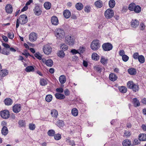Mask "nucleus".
Wrapping results in <instances>:
<instances>
[{
	"mask_svg": "<svg viewBox=\"0 0 146 146\" xmlns=\"http://www.w3.org/2000/svg\"><path fill=\"white\" fill-rule=\"evenodd\" d=\"M55 36L60 39L63 38L65 36V33L64 30L61 28H57L54 31Z\"/></svg>",
	"mask_w": 146,
	"mask_h": 146,
	"instance_id": "1",
	"label": "nucleus"
},
{
	"mask_svg": "<svg viewBox=\"0 0 146 146\" xmlns=\"http://www.w3.org/2000/svg\"><path fill=\"white\" fill-rule=\"evenodd\" d=\"M127 86L128 88L132 89L135 92L138 91L139 89V85L135 84L132 81L128 82L127 83Z\"/></svg>",
	"mask_w": 146,
	"mask_h": 146,
	"instance_id": "2",
	"label": "nucleus"
},
{
	"mask_svg": "<svg viewBox=\"0 0 146 146\" xmlns=\"http://www.w3.org/2000/svg\"><path fill=\"white\" fill-rule=\"evenodd\" d=\"M100 47V41L98 39L94 40L91 44V48L93 50H98Z\"/></svg>",
	"mask_w": 146,
	"mask_h": 146,
	"instance_id": "3",
	"label": "nucleus"
},
{
	"mask_svg": "<svg viewBox=\"0 0 146 146\" xmlns=\"http://www.w3.org/2000/svg\"><path fill=\"white\" fill-rule=\"evenodd\" d=\"M75 41V38L72 36L68 35L65 37V42L67 44L70 46L74 45V44Z\"/></svg>",
	"mask_w": 146,
	"mask_h": 146,
	"instance_id": "4",
	"label": "nucleus"
},
{
	"mask_svg": "<svg viewBox=\"0 0 146 146\" xmlns=\"http://www.w3.org/2000/svg\"><path fill=\"white\" fill-rule=\"evenodd\" d=\"M102 47L104 51H109L111 50L113 48L112 45L110 43L107 42L103 44Z\"/></svg>",
	"mask_w": 146,
	"mask_h": 146,
	"instance_id": "5",
	"label": "nucleus"
},
{
	"mask_svg": "<svg viewBox=\"0 0 146 146\" xmlns=\"http://www.w3.org/2000/svg\"><path fill=\"white\" fill-rule=\"evenodd\" d=\"M114 15L113 10L109 9L106 10L104 13V15L106 18L107 19L111 18Z\"/></svg>",
	"mask_w": 146,
	"mask_h": 146,
	"instance_id": "6",
	"label": "nucleus"
},
{
	"mask_svg": "<svg viewBox=\"0 0 146 146\" xmlns=\"http://www.w3.org/2000/svg\"><path fill=\"white\" fill-rule=\"evenodd\" d=\"M42 50L44 53L46 55L50 54L52 51V49L51 47L48 45H44L43 46Z\"/></svg>",
	"mask_w": 146,
	"mask_h": 146,
	"instance_id": "7",
	"label": "nucleus"
},
{
	"mask_svg": "<svg viewBox=\"0 0 146 146\" xmlns=\"http://www.w3.org/2000/svg\"><path fill=\"white\" fill-rule=\"evenodd\" d=\"M18 19H19L20 23L22 25L26 23L28 21L27 16L24 14L21 15Z\"/></svg>",
	"mask_w": 146,
	"mask_h": 146,
	"instance_id": "8",
	"label": "nucleus"
},
{
	"mask_svg": "<svg viewBox=\"0 0 146 146\" xmlns=\"http://www.w3.org/2000/svg\"><path fill=\"white\" fill-rule=\"evenodd\" d=\"M0 115L3 118L7 119L10 116V113L8 110H4L0 112Z\"/></svg>",
	"mask_w": 146,
	"mask_h": 146,
	"instance_id": "9",
	"label": "nucleus"
},
{
	"mask_svg": "<svg viewBox=\"0 0 146 146\" xmlns=\"http://www.w3.org/2000/svg\"><path fill=\"white\" fill-rule=\"evenodd\" d=\"M33 11L35 14L37 16H39L41 15L42 11L40 7L38 5H36Z\"/></svg>",
	"mask_w": 146,
	"mask_h": 146,
	"instance_id": "10",
	"label": "nucleus"
},
{
	"mask_svg": "<svg viewBox=\"0 0 146 146\" xmlns=\"http://www.w3.org/2000/svg\"><path fill=\"white\" fill-rule=\"evenodd\" d=\"M21 104H15L13 107V111L16 113H19L21 110Z\"/></svg>",
	"mask_w": 146,
	"mask_h": 146,
	"instance_id": "11",
	"label": "nucleus"
},
{
	"mask_svg": "<svg viewBox=\"0 0 146 146\" xmlns=\"http://www.w3.org/2000/svg\"><path fill=\"white\" fill-rule=\"evenodd\" d=\"M139 25V22L137 20L132 19L130 23V25L131 27L134 29H135Z\"/></svg>",
	"mask_w": 146,
	"mask_h": 146,
	"instance_id": "12",
	"label": "nucleus"
},
{
	"mask_svg": "<svg viewBox=\"0 0 146 146\" xmlns=\"http://www.w3.org/2000/svg\"><path fill=\"white\" fill-rule=\"evenodd\" d=\"M6 12L8 14H11L13 12V8L12 5L10 4H8L5 7Z\"/></svg>",
	"mask_w": 146,
	"mask_h": 146,
	"instance_id": "13",
	"label": "nucleus"
},
{
	"mask_svg": "<svg viewBox=\"0 0 146 146\" xmlns=\"http://www.w3.org/2000/svg\"><path fill=\"white\" fill-rule=\"evenodd\" d=\"M37 38V34L35 33H31L29 35V38L31 41H34L36 40Z\"/></svg>",
	"mask_w": 146,
	"mask_h": 146,
	"instance_id": "14",
	"label": "nucleus"
},
{
	"mask_svg": "<svg viewBox=\"0 0 146 146\" xmlns=\"http://www.w3.org/2000/svg\"><path fill=\"white\" fill-rule=\"evenodd\" d=\"M51 22L52 25H56L58 24V18L56 16H52L51 19Z\"/></svg>",
	"mask_w": 146,
	"mask_h": 146,
	"instance_id": "15",
	"label": "nucleus"
},
{
	"mask_svg": "<svg viewBox=\"0 0 146 146\" xmlns=\"http://www.w3.org/2000/svg\"><path fill=\"white\" fill-rule=\"evenodd\" d=\"M117 78V76L114 73H111L109 75V79L111 81L114 82Z\"/></svg>",
	"mask_w": 146,
	"mask_h": 146,
	"instance_id": "16",
	"label": "nucleus"
},
{
	"mask_svg": "<svg viewBox=\"0 0 146 146\" xmlns=\"http://www.w3.org/2000/svg\"><path fill=\"white\" fill-rule=\"evenodd\" d=\"M64 17L66 19L69 18L71 16L70 12L68 10H65L63 13Z\"/></svg>",
	"mask_w": 146,
	"mask_h": 146,
	"instance_id": "17",
	"label": "nucleus"
},
{
	"mask_svg": "<svg viewBox=\"0 0 146 146\" xmlns=\"http://www.w3.org/2000/svg\"><path fill=\"white\" fill-rule=\"evenodd\" d=\"M128 73L131 75H135L137 73L136 70L134 68H131L128 70Z\"/></svg>",
	"mask_w": 146,
	"mask_h": 146,
	"instance_id": "18",
	"label": "nucleus"
},
{
	"mask_svg": "<svg viewBox=\"0 0 146 146\" xmlns=\"http://www.w3.org/2000/svg\"><path fill=\"white\" fill-rule=\"evenodd\" d=\"M5 105L9 106L11 105L13 103V100L10 98H7L4 101Z\"/></svg>",
	"mask_w": 146,
	"mask_h": 146,
	"instance_id": "19",
	"label": "nucleus"
},
{
	"mask_svg": "<svg viewBox=\"0 0 146 146\" xmlns=\"http://www.w3.org/2000/svg\"><path fill=\"white\" fill-rule=\"evenodd\" d=\"M139 139L140 141H146V134L142 133L139 135Z\"/></svg>",
	"mask_w": 146,
	"mask_h": 146,
	"instance_id": "20",
	"label": "nucleus"
},
{
	"mask_svg": "<svg viewBox=\"0 0 146 146\" xmlns=\"http://www.w3.org/2000/svg\"><path fill=\"white\" fill-rule=\"evenodd\" d=\"M50 114L52 117L54 118H57L58 115V111L55 109L52 110Z\"/></svg>",
	"mask_w": 146,
	"mask_h": 146,
	"instance_id": "21",
	"label": "nucleus"
},
{
	"mask_svg": "<svg viewBox=\"0 0 146 146\" xmlns=\"http://www.w3.org/2000/svg\"><path fill=\"white\" fill-rule=\"evenodd\" d=\"M55 96L57 99L59 100L63 99L65 97L64 95L60 93H56L55 94Z\"/></svg>",
	"mask_w": 146,
	"mask_h": 146,
	"instance_id": "22",
	"label": "nucleus"
},
{
	"mask_svg": "<svg viewBox=\"0 0 146 146\" xmlns=\"http://www.w3.org/2000/svg\"><path fill=\"white\" fill-rule=\"evenodd\" d=\"M8 133V130L6 126H4L2 129V134L4 135H6Z\"/></svg>",
	"mask_w": 146,
	"mask_h": 146,
	"instance_id": "23",
	"label": "nucleus"
},
{
	"mask_svg": "<svg viewBox=\"0 0 146 146\" xmlns=\"http://www.w3.org/2000/svg\"><path fill=\"white\" fill-rule=\"evenodd\" d=\"M59 81L61 84L64 83L66 81L65 76L64 75H62L59 78Z\"/></svg>",
	"mask_w": 146,
	"mask_h": 146,
	"instance_id": "24",
	"label": "nucleus"
},
{
	"mask_svg": "<svg viewBox=\"0 0 146 146\" xmlns=\"http://www.w3.org/2000/svg\"><path fill=\"white\" fill-rule=\"evenodd\" d=\"M133 103L135 107L138 106L140 105L139 100L137 98H134L133 99Z\"/></svg>",
	"mask_w": 146,
	"mask_h": 146,
	"instance_id": "25",
	"label": "nucleus"
},
{
	"mask_svg": "<svg viewBox=\"0 0 146 146\" xmlns=\"http://www.w3.org/2000/svg\"><path fill=\"white\" fill-rule=\"evenodd\" d=\"M75 7L78 10H81L83 7V5L81 3H78L75 5Z\"/></svg>",
	"mask_w": 146,
	"mask_h": 146,
	"instance_id": "26",
	"label": "nucleus"
},
{
	"mask_svg": "<svg viewBox=\"0 0 146 146\" xmlns=\"http://www.w3.org/2000/svg\"><path fill=\"white\" fill-rule=\"evenodd\" d=\"M94 4L98 8H100L103 6L102 2V1L100 0H99L96 1Z\"/></svg>",
	"mask_w": 146,
	"mask_h": 146,
	"instance_id": "27",
	"label": "nucleus"
},
{
	"mask_svg": "<svg viewBox=\"0 0 146 146\" xmlns=\"http://www.w3.org/2000/svg\"><path fill=\"white\" fill-rule=\"evenodd\" d=\"M8 72L6 70H2L0 71V76L3 77L6 76L8 74Z\"/></svg>",
	"mask_w": 146,
	"mask_h": 146,
	"instance_id": "28",
	"label": "nucleus"
},
{
	"mask_svg": "<svg viewBox=\"0 0 146 146\" xmlns=\"http://www.w3.org/2000/svg\"><path fill=\"white\" fill-rule=\"evenodd\" d=\"M131 141L128 139H126L123 141L122 145L123 146H129L131 144Z\"/></svg>",
	"mask_w": 146,
	"mask_h": 146,
	"instance_id": "29",
	"label": "nucleus"
},
{
	"mask_svg": "<svg viewBox=\"0 0 146 146\" xmlns=\"http://www.w3.org/2000/svg\"><path fill=\"white\" fill-rule=\"evenodd\" d=\"M57 54L59 57L62 58H64L65 56V53L63 50H59L57 53Z\"/></svg>",
	"mask_w": 146,
	"mask_h": 146,
	"instance_id": "30",
	"label": "nucleus"
},
{
	"mask_svg": "<svg viewBox=\"0 0 146 146\" xmlns=\"http://www.w3.org/2000/svg\"><path fill=\"white\" fill-rule=\"evenodd\" d=\"M25 70L27 72H34L35 68L33 66H27L25 69Z\"/></svg>",
	"mask_w": 146,
	"mask_h": 146,
	"instance_id": "31",
	"label": "nucleus"
},
{
	"mask_svg": "<svg viewBox=\"0 0 146 146\" xmlns=\"http://www.w3.org/2000/svg\"><path fill=\"white\" fill-rule=\"evenodd\" d=\"M44 8L46 9H49L51 7V4L49 2H46L44 3Z\"/></svg>",
	"mask_w": 146,
	"mask_h": 146,
	"instance_id": "32",
	"label": "nucleus"
},
{
	"mask_svg": "<svg viewBox=\"0 0 146 146\" xmlns=\"http://www.w3.org/2000/svg\"><path fill=\"white\" fill-rule=\"evenodd\" d=\"M141 7L139 5H137L135 6L133 11L135 13H139L141 12Z\"/></svg>",
	"mask_w": 146,
	"mask_h": 146,
	"instance_id": "33",
	"label": "nucleus"
},
{
	"mask_svg": "<svg viewBox=\"0 0 146 146\" xmlns=\"http://www.w3.org/2000/svg\"><path fill=\"white\" fill-rule=\"evenodd\" d=\"M119 89L120 92L123 93H126L127 90V88L124 86H121L119 87Z\"/></svg>",
	"mask_w": 146,
	"mask_h": 146,
	"instance_id": "34",
	"label": "nucleus"
},
{
	"mask_svg": "<svg viewBox=\"0 0 146 146\" xmlns=\"http://www.w3.org/2000/svg\"><path fill=\"white\" fill-rule=\"evenodd\" d=\"M56 125L59 127H63L64 125V123L63 121L61 120H58L56 122Z\"/></svg>",
	"mask_w": 146,
	"mask_h": 146,
	"instance_id": "35",
	"label": "nucleus"
},
{
	"mask_svg": "<svg viewBox=\"0 0 146 146\" xmlns=\"http://www.w3.org/2000/svg\"><path fill=\"white\" fill-rule=\"evenodd\" d=\"M60 48L62 49V50H63L64 51L67 50L68 49V45L64 43L61 44L60 46Z\"/></svg>",
	"mask_w": 146,
	"mask_h": 146,
	"instance_id": "36",
	"label": "nucleus"
},
{
	"mask_svg": "<svg viewBox=\"0 0 146 146\" xmlns=\"http://www.w3.org/2000/svg\"><path fill=\"white\" fill-rule=\"evenodd\" d=\"M135 6L136 5L135 3H132L129 5L128 6V9L130 11H133Z\"/></svg>",
	"mask_w": 146,
	"mask_h": 146,
	"instance_id": "37",
	"label": "nucleus"
},
{
	"mask_svg": "<svg viewBox=\"0 0 146 146\" xmlns=\"http://www.w3.org/2000/svg\"><path fill=\"white\" fill-rule=\"evenodd\" d=\"M46 64L48 66L51 67L53 64V62L51 59H49L46 61Z\"/></svg>",
	"mask_w": 146,
	"mask_h": 146,
	"instance_id": "38",
	"label": "nucleus"
},
{
	"mask_svg": "<svg viewBox=\"0 0 146 146\" xmlns=\"http://www.w3.org/2000/svg\"><path fill=\"white\" fill-rule=\"evenodd\" d=\"M52 99V96L50 94L47 95L45 97V100L48 102H50Z\"/></svg>",
	"mask_w": 146,
	"mask_h": 146,
	"instance_id": "39",
	"label": "nucleus"
},
{
	"mask_svg": "<svg viewBox=\"0 0 146 146\" xmlns=\"http://www.w3.org/2000/svg\"><path fill=\"white\" fill-rule=\"evenodd\" d=\"M92 58L93 60H98L99 59V56L96 53H94L92 54Z\"/></svg>",
	"mask_w": 146,
	"mask_h": 146,
	"instance_id": "40",
	"label": "nucleus"
},
{
	"mask_svg": "<svg viewBox=\"0 0 146 146\" xmlns=\"http://www.w3.org/2000/svg\"><path fill=\"white\" fill-rule=\"evenodd\" d=\"M109 5L110 8H113L115 5V1L114 0H110L109 2Z\"/></svg>",
	"mask_w": 146,
	"mask_h": 146,
	"instance_id": "41",
	"label": "nucleus"
},
{
	"mask_svg": "<svg viewBox=\"0 0 146 146\" xmlns=\"http://www.w3.org/2000/svg\"><path fill=\"white\" fill-rule=\"evenodd\" d=\"M47 84L46 80L44 78H42L40 80V84L42 86H44Z\"/></svg>",
	"mask_w": 146,
	"mask_h": 146,
	"instance_id": "42",
	"label": "nucleus"
},
{
	"mask_svg": "<svg viewBox=\"0 0 146 146\" xmlns=\"http://www.w3.org/2000/svg\"><path fill=\"white\" fill-rule=\"evenodd\" d=\"M72 113L74 116H76L78 115V110L76 108H73L72 110Z\"/></svg>",
	"mask_w": 146,
	"mask_h": 146,
	"instance_id": "43",
	"label": "nucleus"
},
{
	"mask_svg": "<svg viewBox=\"0 0 146 146\" xmlns=\"http://www.w3.org/2000/svg\"><path fill=\"white\" fill-rule=\"evenodd\" d=\"M138 59L139 62L141 63H143L145 62V58L142 55H139Z\"/></svg>",
	"mask_w": 146,
	"mask_h": 146,
	"instance_id": "44",
	"label": "nucleus"
},
{
	"mask_svg": "<svg viewBox=\"0 0 146 146\" xmlns=\"http://www.w3.org/2000/svg\"><path fill=\"white\" fill-rule=\"evenodd\" d=\"M19 124L21 127H25L26 125V123L25 121L23 120H20L19 121Z\"/></svg>",
	"mask_w": 146,
	"mask_h": 146,
	"instance_id": "45",
	"label": "nucleus"
},
{
	"mask_svg": "<svg viewBox=\"0 0 146 146\" xmlns=\"http://www.w3.org/2000/svg\"><path fill=\"white\" fill-rule=\"evenodd\" d=\"M1 53L6 55H8L10 54L9 50L5 48L3 49Z\"/></svg>",
	"mask_w": 146,
	"mask_h": 146,
	"instance_id": "46",
	"label": "nucleus"
},
{
	"mask_svg": "<svg viewBox=\"0 0 146 146\" xmlns=\"http://www.w3.org/2000/svg\"><path fill=\"white\" fill-rule=\"evenodd\" d=\"M48 135L50 136H53L55 134V131L52 129L49 130L47 132Z\"/></svg>",
	"mask_w": 146,
	"mask_h": 146,
	"instance_id": "47",
	"label": "nucleus"
},
{
	"mask_svg": "<svg viewBox=\"0 0 146 146\" xmlns=\"http://www.w3.org/2000/svg\"><path fill=\"white\" fill-rule=\"evenodd\" d=\"M108 60V59H106L103 57H102L100 60V62L102 64L104 65L107 63Z\"/></svg>",
	"mask_w": 146,
	"mask_h": 146,
	"instance_id": "48",
	"label": "nucleus"
},
{
	"mask_svg": "<svg viewBox=\"0 0 146 146\" xmlns=\"http://www.w3.org/2000/svg\"><path fill=\"white\" fill-rule=\"evenodd\" d=\"M66 141L69 143V144L72 146H74L75 145L74 141H71L69 137L66 139Z\"/></svg>",
	"mask_w": 146,
	"mask_h": 146,
	"instance_id": "49",
	"label": "nucleus"
},
{
	"mask_svg": "<svg viewBox=\"0 0 146 146\" xmlns=\"http://www.w3.org/2000/svg\"><path fill=\"white\" fill-rule=\"evenodd\" d=\"M54 139L56 140H59L61 138V135L60 134L58 133L55 135L54 134Z\"/></svg>",
	"mask_w": 146,
	"mask_h": 146,
	"instance_id": "50",
	"label": "nucleus"
},
{
	"mask_svg": "<svg viewBox=\"0 0 146 146\" xmlns=\"http://www.w3.org/2000/svg\"><path fill=\"white\" fill-rule=\"evenodd\" d=\"M35 127H36L35 124L33 123H30L29 124V128L31 130H34Z\"/></svg>",
	"mask_w": 146,
	"mask_h": 146,
	"instance_id": "51",
	"label": "nucleus"
},
{
	"mask_svg": "<svg viewBox=\"0 0 146 146\" xmlns=\"http://www.w3.org/2000/svg\"><path fill=\"white\" fill-rule=\"evenodd\" d=\"M122 59L123 61L126 62L128 61L129 59V57L127 56L125 54L123 56Z\"/></svg>",
	"mask_w": 146,
	"mask_h": 146,
	"instance_id": "52",
	"label": "nucleus"
},
{
	"mask_svg": "<svg viewBox=\"0 0 146 146\" xmlns=\"http://www.w3.org/2000/svg\"><path fill=\"white\" fill-rule=\"evenodd\" d=\"M94 68L95 70L98 72L100 73L102 71V68L98 66H95L94 67Z\"/></svg>",
	"mask_w": 146,
	"mask_h": 146,
	"instance_id": "53",
	"label": "nucleus"
},
{
	"mask_svg": "<svg viewBox=\"0 0 146 146\" xmlns=\"http://www.w3.org/2000/svg\"><path fill=\"white\" fill-rule=\"evenodd\" d=\"M24 52L22 53V54L25 55L27 58L29 56H31V55H30L29 52H28L27 50H25Z\"/></svg>",
	"mask_w": 146,
	"mask_h": 146,
	"instance_id": "54",
	"label": "nucleus"
},
{
	"mask_svg": "<svg viewBox=\"0 0 146 146\" xmlns=\"http://www.w3.org/2000/svg\"><path fill=\"white\" fill-rule=\"evenodd\" d=\"M90 6H86L84 8V10L85 12L88 13L90 11Z\"/></svg>",
	"mask_w": 146,
	"mask_h": 146,
	"instance_id": "55",
	"label": "nucleus"
},
{
	"mask_svg": "<svg viewBox=\"0 0 146 146\" xmlns=\"http://www.w3.org/2000/svg\"><path fill=\"white\" fill-rule=\"evenodd\" d=\"M140 29L141 30L143 31L145 29V26L143 23H141L140 25Z\"/></svg>",
	"mask_w": 146,
	"mask_h": 146,
	"instance_id": "56",
	"label": "nucleus"
},
{
	"mask_svg": "<svg viewBox=\"0 0 146 146\" xmlns=\"http://www.w3.org/2000/svg\"><path fill=\"white\" fill-rule=\"evenodd\" d=\"M7 36L8 38L11 39H13L14 37V35L13 33H8Z\"/></svg>",
	"mask_w": 146,
	"mask_h": 146,
	"instance_id": "57",
	"label": "nucleus"
},
{
	"mask_svg": "<svg viewBox=\"0 0 146 146\" xmlns=\"http://www.w3.org/2000/svg\"><path fill=\"white\" fill-rule=\"evenodd\" d=\"M139 53L138 52H135L133 54V57L135 59H138L139 56Z\"/></svg>",
	"mask_w": 146,
	"mask_h": 146,
	"instance_id": "58",
	"label": "nucleus"
},
{
	"mask_svg": "<svg viewBox=\"0 0 146 146\" xmlns=\"http://www.w3.org/2000/svg\"><path fill=\"white\" fill-rule=\"evenodd\" d=\"M39 53L37 52L35 54V56L36 57L37 59L39 60H41L42 59V56L39 55Z\"/></svg>",
	"mask_w": 146,
	"mask_h": 146,
	"instance_id": "59",
	"label": "nucleus"
},
{
	"mask_svg": "<svg viewBox=\"0 0 146 146\" xmlns=\"http://www.w3.org/2000/svg\"><path fill=\"white\" fill-rule=\"evenodd\" d=\"M78 60V57L74 55L72 57V60L74 62Z\"/></svg>",
	"mask_w": 146,
	"mask_h": 146,
	"instance_id": "60",
	"label": "nucleus"
},
{
	"mask_svg": "<svg viewBox=\"0 0 146 146\" xmlns=\"http://www.w3.org/2000/svg\"><path fill=\"white\" fill-rule=\"evenodd\" d=\"M70 52H72L73 54H75L77 53L80 54V53L77 50L75 49H73Z\"/></svg>",
	"mask_w": 146,
	"mask_h": 146,
	"instance_id": "61",
	"label": "nucleus"
},
{
	"mask_svg": "<svg viewBox=\"0 0 146 146\" xmlns=\"http://www.w3.org/2000/svg\"><path fill=\"white\" fill-rule=\"evenodd\" d=\"M56 91L57 92L62 93L63 92L64 90L62 88H57L56 89Z\"/></svg>",
	"mask_w": 146,
	"mask_h": 146,
	"instance_id": "62",
	"label": "nucleus"
},
{
	"mask_svg": "<svg viewBox=\"0 0 146 146\" xmlns=\"http://www.w3.org/2000/svg\"><path fill=\"white\" fill-rule=\"evenodd\" d=\"M64 93L65 95L66 96H69L70 95V91L68 89H66L64 91Z\"/></svg>",
	"mask_w": 146,
	"mask_h": 146,
	"instance_id": "63",
	"label": "nucleus"
},
{
	"mask_svg": "<svg viewBox=\"0 0 146 146\" xmlns=\"http://www.w3.org/2000/svg\"><path fill=\"white\" fill-rule=\"evenodd\" d=\"M139 140L138 139H135L134 140V144L135 145H137L139 144L140 143Z\"/></svg>",
	"mask_w": 146,
	"mask_h": 146,
	"instance_id": "64",
	"label": "nucleus"
}]
</instances>
